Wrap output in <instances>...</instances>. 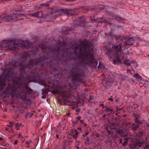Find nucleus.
Wrapping results in <instances>:
<instances>
[{
	"mask_svg": "<svg viewBox=\"0 0 149 149\" xmlns=\"http://www.w3.org/2000/svg\"><path fill=\"white\" fill-rule=\"evenodd\" d=\"M15 57L0 76V93L26 101L32 93L29 83L39 79L38 70L49 72V56H40L37 50Z\"/></svg>",
	"mask_w": 149,
	"mask_h": 149,
	"instance_id": "obj_1",
	"label": "nucleus"
},
{
	"mask_svg": "<svg viewBox=\"0 0 149 149\" xmlns=\"http://www.w3.org/2000/svg\"><path fill=\"white\" fill-rule=\"evenodd\" d=\"M35 43H32L27 40H23L21 39H17V38L14 39L9 40H3V44L0 43V48L3 47L4 45L7 46L9 49H12L20 50L24 48L32 49L34 46H33L34 43L36 46L38 45V42L36 41L37 39L38 38H35Z\"/></svg>",
	"mask_w": 149,
	"mask_h": 149,
	"instance_id": "obj_2",
	"label": "nucleus"
},
{
	"mask_svg": "<svg viewBox=\"0 0 149 149\" xmlns=\"http://www.w3.org/2000/svg\"><path fill=\"white\" fill-rule=\"evenodd\" d=\"M112 47V49L107 52V55L110 59L113 60L115 64L121 63V60L123 58V56L120 54L122 46L119 44V45H113Z\"/></svg>",
	"mask_w": 149,
	"mask_h": 149,
	"instance_id": "obj_3",
	"label": "nucleus"
},
{
	"mask_svg": "<svg viewBox=\"0 0 149 149\" xmlns=\"http://www.w3.org/2000/svg\"><path fill=\"white\" fill-rule=\"evenodd\" d=\"M14 13L11 14L3 13L0 15V23L2 22H8L13 20L15 21Z\"/></svg>",
	"mask_w": 149,
	"mask_h": 149,
	"instance_id": "obj_4",
	"label": "nucleus"
},
{
	"mask_svg": "<svg viewBox=\"0 0 149 149\" xmlns=\"http://www.w3.org/2000/svg\"><path fill=\"white\" fill-rule=\"evenodd\" d=\"M63 97L68 98L71 96L70 93L69 89H63L60 92Z\"/></svg>",
	"mask_w": 149,
	"mask_h": 149,
	"instance_id": "obj_5",
	"label": "nucleus"
},
{
	"mask_svg": "<svg viewBox=\"0 0 149 149\" xmlns=\"http://www.w3.org/2000/svg\"><path fill=\"white\" fill-rule=\"evenodd\" d=\"M117 132L120 137H124V139L125 141L128 142L129 139H130V137L127 136L124 131L121 130H118Z\"/></svg>",
	"mask_w": 149,
	"mask_h": 149,
	"instance_id": "obj_6",
	"label": "nucleus"
},
{
	"mask_svg": "<svg viewBox=\"0 0 149 149\" xmlns=\"http://www.w3.org/2000/svg\"><path fill=\"white\" fill-rule=\"evenodd\" d=\"M127 40L124 42V45L126 46L127 45H133L134 43V40L133 38H128Z\"/></svg>",
	"mask_w": 149,
	"mask_h": 149,
	"instance_id": "obj_7",
	"label": "nucleus"
},
{
	"mask_svg": "<svg viewBox=\"0 0 149 149\" xmlns=\"http://www.w3.org/2000/svg\"><path fill=\"white\" fill-rule=\"evenodd\" d=\"M139 124H136L135 123H133L131 125L132 130L133 131H135L137 130L139 127Z\"/></svg>",
	"mask_w": 149,
	"mask_h": 149,
	"instance_id": "obj_8",
	"label": "nucleus"
},
{
	"mask_svg": "<svg viewBox=\"0 0 149 149\" xmlns=\"http://www.w3.org/2000/svg\"><path fill=\"white\" fill-rule=\"evenodd\" d=\"M14 17H15V21H17L18 19L17 18L21 17L22 16L26 17V14L25 13H14Z\"/></svg>",
	"mask_w": 149,
	"mask_h": 149,
	"instance_id": "obj_9",
	"label": "nucleus"
},
{
	"mask_svg": "<svg viewBox=\"0 0 149 149\" xmlns=\"http://www.w3.org/2000/svg\"><path fill=\"white\" fill-rule=\"evenodd\" d=\"M34 17L37 18H41L42 17L43 13L42 11L37 12L34 13Z\"/></svg>",
	"mask_w": 149,
	"mask_h": 149,
	"instance_id": "obj_10",
	"label": "nucleus"
},
{
	"mask_svg": "<svg viewBox=\"0 0 149 149\" xmlns=\"http://www.w3.org/2000/svg\"><path fill=\"white\" fill-rule=\"evenodd\" d=\"M81 118V117L80 116L77 117L75 118V120L73 121L72 122L73 123V126H74L76 125Z\"/></svg>",
	"mask_w": 149,
	"mask_h": 149,
	"instance_id": "obj_11",
	"label": "nucleus"
},
{
	"mask_svg": "<svg viewBox=\"0 0 149 149\" xmlns=\"http://www.w3.org/2000/svg\"><path fill=\"white\" fill-rule=\"evenodd\" d=\"M59 12H61V13L59 14V15H61L62 14V13H66L67 14V15H68L69 14L68 13V12L70 11L69 10H68L67 9H65V10L62 9L61 10H60L59 11Z\"/></svg>",
	"mask_w": 149,
	"mask_h": 149,
	"instance_id": "obj_12",
	"label": "nucleus"
},
{
	"mask_svg": "<svg viewBox=\"0 0 149 149\" xmlns=\"http://www.w3.org/2000/svg\"><path fill=\"white\" fill-rule=\"evenodd\" d=\"M133 76L136 79H137L142 80V77L139 75V74L136 73V74L133 75Z\"/></svg>",
	"mask_w": 149,
	"mask_h": 149,
	"instance_id": "obj_13",
	"label": "nucleus"
},
{
	"mask_svg": "<svg viewBox=\"0 0 149 149\" xmlns=\"http://www.w3.org/2000/svg\"><path fill=\"white\" fill-rule=\"evenodd\" d=\"M49 90L48 88L47 89H42V95H45L47 94Z\"/></svg>",
	"mask_w": 149,
	"mask_h": 149,
	"instance_id": "obj_14",
	"label": "nucleus"
},
{
	"mask_svg": "<svg viewBox=\"0 0 149 149\" xmlns=\"http://www.w3.org/2000/svg\"><path fill=\"white\" fill-rule=\"evenodd\" d=\"M104 68V66L99 62V65L97 66V69L98 70H103Z\"/></svg>",
	"mask_w": 149,
	"mask_h": 149,
	"instance_id": "obj_15",
	"label": "nucleus"
},
{
	"mask_svg": "<svg viewBox=\"0 0 149 149\" xmlns=\"http://www.w3.org/2000/svg\"><path fill=\"white\" fill-rule=\"evenodd\" d=\"M104 111L106 112H109L110 113H111L113 111V110L109 107H106L104 109Z\"/></svg>",
	"mask_w": 149,
	"mask_h": 149,
	"instance_id": "obj_16",
	"label": "nucleus"
},
{
	"mask_svg": "<svg viewBox=\"0 0 149 149\" xmlns=\"http://www.w3.org/2000/svg\"><path fill=\"white\" fill-rule=\"evenodd\" d=\"M134 61H132L130 60H127L125 61V63L129 65L132 64L134 63Z\"/></svg>",
	"mask_w": 149,
	"mask_h": 149,
	"instance_id": "obj_17",
	"label": "nucleus"
},
{
	"mask_svg": "<svg viewBox=\"0 0 149 149\" xmlns=\"http://www.w3.org/2000/svg\"><path fill=\"white\" fill-rule=\"evenodd\" d=\"M119 79H121L123 81H124L126 78V76L123 74H120L119 75Z\"/></svg>",
	"mask_w": 149,
	"mask_h": 149,
	"instance_id": "obj_18",
	"label": "nucleus"
},
{
	"mask_svg": "<svg viewBox=\"0 0 149 149\" xmlns=\"http://www.w3.org/2000/svg\"><path fill=\"white\" fill-rule=\"evenodd\" d=\"M32 115H33V114L32 113H31L29 112L26 111V115L25 116V117L26 118H28V116H29V117L30 118H31L32 117Z\"/></svg>",
	"mask_w": 149,
	"mask_h": 149,
	"instance_id": "obj_19",
	"label": "nucleus"
},
{
	"mask_svg": "<svg viewBox=\"0 0 149 149\" xmlns=\"http://www.w3.org/2000/svg\"><path fill=\"white\" fill-rule=\"evenodd\" d=\"M134 120L136 124H140L142 123H141L140 121L139 120H138V118L136 116L135 117V118L134 119Z\"/></svg>",
	"mask_w": 149,
	"mask_h": 149,
	"instance_id": "obj_20",
	"label": "nucleus"
},
{
	"mask_svg": "<svg viewBox=\"0 0 149 149\" xmlns=\"http://www.w3.org/2000/svg\"><path fill=\"white\" fill-rule=\"evenodd\" d=\"M9 125H8V127H10L11 129V128H13V126L15 124V123L13 122H10L9 123Z\"/></svg>",
	"mask_w": 149,
	"mask_h": 149,
	"instance_id": "obj_21",
	"label": "nucleus"
},
{
	"mask_svg": "<svg viewBox=\"0 0 149 149\" xmlns=\"http://www.w3.org/2000/svg\"><path fill=\"white\" fill-rule=\"evenodd\" d=\"M75 135H73V138L74 139H76L78 136V132L76 129L74 130Z\"/></svg>",
	"mask_w": 149,
	"mask_h": 149,
	"instance_id": "obj_22",
	"label": "nucleus"
},
{
	"mask_svg": "<svg viewBox=\"0 0 149 149\" xmlns=\"http://www.w3.org/2000/svg\"><path fill=\"white\" fill-rule=\"evenodd\" d=\"M15 126L16 130H19L20 127L19 125V123H16L15 124Z\"/></svg>",
	"mask_w": 149,
	"mask_h": 149,
	"instance_id": "obj_23",
	"label": "nucleus"
},
{
	"mask_svg": "<svg viewBox=\"0 0 149 149\" xmlns=\"http://www.w3.org/2000/svg\"><path fill=\"white\" fill-rule=\"evenodd\" d=\"M66 28H64L63 29V30L62 31V33H63V35L64 34L65 35H66L68 33V31H66Z\"/></svg>",
	"mask_w": 149,
	"mask_h": 149,
	"instance_id": "obj_24",
	"label": "nucleus"
},
{
	"mask_svg": "<svg viewBox=\"0 0 149 149\" xmlns=\"http://www.w3.org/2000/svg\"><path fill=\"white\" fill-rule=\"evenodd\" d=\"M49 6V4H48L47 3L44 4H41L40 5V6L39 7V9L41 8H42V6H45L46 7H47Z\"/></svg>",
	"mask_w": 149,
	"mask_h": 149,
	"instance_id": "obj_25",
	"label": "nucleus"
},
{
	"mask_svg": "<svg viewBox=\"0 0 149 149\" xmlns=\"http://www.w3.org/2000/svg\"><path fill=\"white\" fill-rule=\"evenodd\" d=\"M143 149H149V145L147 144L144 146L143 148Z\"/></svg>",
	"mask_w": 149,
	"mask_h": 149,
	"instance_id": "obj_26",
	"label": "nucleus"
},
{
	"mask_svg": "<svg viewBox=\"0 0 149 149\" xmlns=\"http://www.w3.org/2000/svg\"><path fill=\"white\" fill-rule=\"evenodd\" d=\"M26 16L27 15H29L31 17H34V13L33 14H30L29 13L26 14Z\"/></svg>",
	"mask_w": 149,
	"mask_h": 149,
	"instance_id": "obj_27",
	"label": "nucleus"
},
{
	"mask_svg": "<svg viewBox=\"0 0 149 149\" xmlns=\"http://www.w3.org/2000/svg\"><path fill=\"white\" fill-rule=\"evenodd\" d=\"M70 134L73 137V135H75L74 130H72V131L70 133Z\"/></svg>",
	"mask_w": 149,
	"mask_h": 149,
	"instance_id": "obj_28",
	"label": "nucleus"
},
{
	"mask_svg": "<svg viewBox=\"0 0 149 149\" xmlns=\"http://www.w3.org/2000/svg\"><path fill=\"white\" fill-rule=\"evenodd\" d=\"M42 85L44 86L45 87H46V86H48L49 87H50L49 86H48V85H46L45 81H43L42 82Z\"/></svg>",
	"mask_w": 149,
	"mask_h": 149,
	"instance_id": "obj_29",
	"label": "nucleus"
},
{
	"mask_svg": "<svg viewBox=\"0 0 149 149\" xmlns=\"http://www.w3.org/2000/svg\"><path fill=\"white\" fill-rule=\"evenodd\" d=\"M128 142L127 141H125L124 142L122 143L123 146H125L127 143Z\"/></svg>",
	"mask_w": 149,
	"mask_h": 149,
	"instance_id": "obj_30",
	"label": "nucleus"
},
{
	"mask_svg": "<svg viewBox=\"0 0 149 149\" xmlns=\"http://www.w3.org/2000/svg\"><path fill=\"white\" fill-rule=\"evenodd\" d=\"M82 141V139H79L78 140H77V139L76 140V143H81Z\"/></svg>",
	"mask_w": 149,
	"mask_h": 149,
	"instance_id": "obj_31",
	"label": "nucleus"
},
{
	"mask_svg": "<svg viewBox=\"0 0 149 149\" xmlns=\"http://www.w3.org/2000/svg\"><path fill=\"white\" fill-rule=\"evenodd\" d=\"M24 111V110L23 109H21L19 110V112L22 113H23Z\"/></svg>",
	"mask_w": 149,
	"mask_h": 149,
	"instance_id": "obj_32",
	"label": "nucleus"
},
{
	"mask_svg": "<svg viewBox=\"0 0 149 149\" xmlns=\"http://www.w3.org/2000/svg\"><path fill=\"white\" fill-rule=\"evenodd\" d=\"M29 143H30L29 141H26V143H25V144L27 145V148H29Z\"/></svg>",
	"mask_w": 149,
	"mask_h": 149,
	"instance_id": "obj_33",
	"label": "nucleus"
},
{
	"mask_svg": "<svg viewBox=\"0 0 149 149\" xmlns=\"http://www.w3.org/2000/svg\"><path fill=\"white\" fill-rule=\"evenodd\" d=\"M84 137H85L84 136V135L82 134V136H81L79 138V139H82V141L84 140Z\"/></svg>",
	"mask_w": 149,
	"mask_h": 149,
	"instance_id": "obj_34",
	"label": "nucleus"
},
{
	"mask_svg": "<svg viewBox=\"0 0 149 149\" xmlns=\"http://www.w3.org/2000/svg\"><path fill=\"white\" fill-rule=\"evenodd\" d=\"M14 116L15 118H17L19 117V115L18 114H15L14 115Z\"/></svg>",
	"mask_w": 149,
	"mask_h": 149,
	"instance_id": "obj_35",
	"label": "nucleus"
},
{
	"mask_svg": "<svg viewBox=\"0 0 149 149\" xmlns=\"http://www.w3.org/2000/svg\"><path fill=\"white\" fill-rule=\"evenodd\" d=\"M11 130L10 132L13 134H15V132L13 130V128H11Z\"/></svg>",
	"mask_w": 149,
	"mask_h": 149,
	"instance_id": "obj_36",
	"label": "nucleus"
},
{
	"mask_svg": "<svg viewBox=\"0 0 149 149\" xmlns=\"http://www.w3.org/2000/svg\"><path fill=\"white\" fill-rule=\"evenodd\" d=\"M79 121V122L80 123H81V124H84V123L83 120H81L80 119Z\"/></svg>",
	"mask_w": 149,
	"mask_h": 149,
	"instance_id": "obj_37",
	"label": "nucleus"
},
{
	"mask_svg": "<svg viewBox=\"0 0 149 149\" xmlns=\"http://www.w3.org/2000/svg\"><path fill=\"white\" fill-rule=\"evenodd\" d=\"M18 141H19L18 140H15L14 141V144L16 145L17 144V142H18Z\"/></svg>",
	"mask_w": 149,
	"mask_h": 149,
	"instance_id": "obj_38",
	"label": "nucleus"
},
{
	"mask_svg": "<svg viewBox=\"0 0 149 149\" xmlns=\"http://www.w3.org/2000/svg\"><path fill=\"white\" fill-rule=\"evenodd\" d=\"M75 147L77 148V149H81V148L78 145H76L75 146Z\"/></svg>",
	"mask_w": 149,
	"mask_h": 149,
	"instance_id": "obj_39",
	"label": "nucleus"
},
{
	"mask_svg": "<svg viewBox=\"0 0 149 149\" xmlns=\"http://www.w3.org/2000/svg\"><path fill=\"white\" fill-rule=\"evenodd\" d=\"M142 144H143L142 143H139L138 144V145L139 146L141 147L142 146Z\"/></svg>",
	"mask_w": 149,
	"mask_h": 149,
	"instance_id": "obj_40",
	"label": "nucleus"
},
{
	"mask_svg": "<svg viewBox=\"0 0 149 149\" xmlns=\"http://www.w3.org/2000/svg\"><path fill=\"white\" fill-rule=\"evenodd\" d=\"M22 133H19V135H18V136L19 137H21L22 138L23 137L22 136Z\"/></svg>",
	"mask_w": 149,
	"mask_h": 149,
	"instance_id": "obj_41",
	"label": "nucleus"
},
{
	"mask_svg": "<svg viewBox=\"0 0 149 149\" xmlns=\"http://www.w3.org/2000/svg\"><path fill=\"white\" fill-rule=\"evenodd\" d=\"M88 132H86L85 134H83V135H84V137H85L86 136L88 135Z\"/></svg>",
	"mask_w": 149,
	"mask_h": 149,
	"instance_id": "obj_42",
	"label": "nucleus"
},
{
	"mask_svg": "<svg viewBox=\"0 0 149 149\" xmlns=\"http://www.w3.org/2000/svg\"><path fill=\"white\" fill-rule=\"evenodd\" d=\"M108 100L109 101H111V102L113 101V99L111 97H110L108 99Z\"/></svg>",
	"mask_w": 149,
	"mask_h": 149,
	"instance_id": "obj_43",
	"label": "nucleus"
},
{
	"mask_svg": "<svg viewBox=\"0 0 149 149\" xmlns=\"http://www.w3.org/2000/svg\"><path fill=\"white\" fill-rule=\"evenodd\" d=\"M3 140H4V139L3 138L0 137V141H2V142H3Z\"/></svg>",
	"mask_w": 149,
	"mask_h": 149,
	"instance_id": "obj_44",
	"label": "nucleus"
},
{
	"mask_svg": "<svg viewBox=\"0 0 149 149\" xmlns=\"http://www.w3.org/2000/svg\"><path fill=\"white\" fill-rule=\"evenodd\" d=\"M100 106L102 107L103 109H104L105 107L103 104H100Z\"/></svg>",
	"mask_w": 149,
	"mask_h": 149,
	"instance_id": "obj_45",
	"label": "nucleus"
},
{
	"mask_svg": "<svg viewBox=\"0 0 149 149\" xmlns=\"http://www.w3.org/2000/svg\"><path fill=\"white\" fill-rule=\"evenodd\" d=\"M119 141L120 143H122V139H120Z\"/></svg>",
	"mask_w": 149,
	"mask_h": 149,
	"instance_id": "obj_46",
	"label": "nucleus"
},
{
	"mask_svg": "<svg viewBox=\"0 0 149 149\" xmlns=\"http://www.w3.org/2000/svg\"><path fill=\"white\" fill-rule=\"evenodd\" d=\"M66 114L67 116H69L70 115V113L69 111H68L66 113Z\"/></svg>",
	"mask_w": 149,
	"mask_h": 149,
	"instance_id": "obj_47",
	"label": "nucleus"
},
{
	"mask_svg": "<svg viewBox=\"0 0 149 149\" xmlns=\"http://www.w3.org/2000/svg\"><path fill=\"white\" fill-rule=\"evenodd\" d=\"M127 73H130L131 74V70H129V69H128L127 70Z\"/></svg>",
	"mask_w": 149,
	"mask_h": 149,
	"instance_id": "obj_48",
	"label": "nucleus"
},
{
	"mask_svg": "<svg viewBox=\"0 0 149 149\" xmlns=\"http://www.w3.org/2000/svg\"><path fill=\"white\" fill-rule=\"evenodd\" d=\"M76 111L77 112H78L79 111H80V109H78V108H77L76 110Z\"/></svg>",
	"mask_w": 149,
	"mask_h": 149,
	"instance_id": "obj_49",
	"label": "nucleus"
},
{
	"mask_svg": "<svg viewBox=\"0 0 149 149\" xmlns=\"http://www.w3.org/2000/svg\"><path fill=\"white\" fill-rule=\"evenodd\" d=\"M19 126L20 127H23V126H22V124L21 123H19Z\"/></svg>",
	"mask_w": 149,
	"mask_h": 149,
	"instance_id": "obj_50",
	"label": "nucleus"
},
{
	"mask_svg": "<svg viewBox=\"0 0 149 149\" xmlns=\"http://www.w3.org/2000/svg\"><path fill=\"white\" fill-rule=\"evenodd\" d=\"M77 129L80 130H81V127H77Z\"/></svg>",
	"mask_w": 149,
	"mask_h": 149,
	"instance_id": "obj_51",
	"label": "nucleus"
},
{
	"mask_svg": "<svg viewBox=\"0 0 149 149\" xmlns=\"http://www.w3.org/2000/svg\"><path fill=\"white\" fill-rule=\"evenodd\" d=\"M91 111H88V114H91Z\"/></svg>",
	"mask_w": 149,
	"mask_h": 149,
	"instance_id": "obj_52",
	"label": "nucleus"
},
{
	"mask_svg": "<svg viewBox=\"0 0 149 149\" xmlns=\"http://www.w3.org/2000/svg\"><path fill=\"white\" fill-rule=\"evenodd\" d=\"M66 149V147H65V146H63L62 148V149Z\"/></svg>",
	"mask_w": 149,
	"mask_h": 149,
	"instance_id": "obj_53",
	"label": "nucleus"
},
{
	"mask_svg": "<svg viewBox=\"0 0 149 149\" xmlns=\"http://www.w3.org/2000/svg\"><path fill=\"white\" fill-rule=\"evenodd\" d=\"M85 46L86 47H89V46L87 44H86Z\"/></svg>",
	"mask_w": 149,
	"mask_h": 149,
	"instance_id": "obj_54",
	"label": "nucleus"
},
{
	"mask_svg": "<svg viewBox=\"0 0 149 149\" xmlns=\"http://www.w3.org/2000/svg\"><path fill=\"white\" fill-rule=\"evenodd\" d=\"M101 20L102 19H99V21L100 22H103V21H102Z\"/></svg>",
	"mask_w": 149,
	"mask_h": 149,
	"instance_id": "obj_55",
	"label": "nucleus"
},
{
	"mask_svg": "<svg viewBox=\"0 0 149 149\" xmlns=\"http://www.w3.org/2000/svg\"><path fill=\"white\" fill-rule=\"evenodd\" d=\"M56 138L57 139H58V137H59V135H58V134H57V135H56Z\"/></svg>",
	"mask_w": 149,
	"mask_h": 149,
	"instance_id": "obj_56",
	"label": "nucleus"
},
{
	"mask_svg": "<svg viewBox=\"0 0 149 149\" xmlns=\"http://www.w3.org/2000/svg\"><path fill=\"white\" fill-rule=\"evenodd\" d=\"M139 132L140 134L141 135H142L143 134V133L141 131H139Z\"/></svg>",
	"mask_w": 149,
	"mask_h": 149,
	"instance_id": "obj_57",
	"label": "nucleus"
},
{
	"mask_svg": "<svg viewBox=\"0 0 149 149\" xmlns=\"http://www.w3.org/2000/svg\"><path fill=\"white\" fill-rule=\"evenodd\" d=\"M116 102H117V103H118V102H119V101H118V99H116Z\"/></svg>",
	"mask_w": 149,
	"mask_h": 149,
	"instance_id": "obj_58",
	"label": "nucleus"
},
{
	"mask_svg": "<svg viewBox=\"0 0 149 149\" xmlns=\"http://www.w3.org/2000/svg\"><path fill=\"white\" fill-rule=\"evenodd\" d=\"M84 124V127H85L86 126V123H84V124Z\"/></svg>",
	"mask_w": 149,
	"mask_h": 149,
	"instance_id": "obj_59",
	"label": "nucleus"
},
{
	"mask_svg": "<svg viewBox=\"0 0 149 149\" xmlns=\"http://www.w3.org/2000/svg\"><path fill=\"white\" fill-rule=\"evenodd\" d=\"M116 38V40H118V39L119 38Z\"/></svg>",
	"mask_w": 149,
	"mask_h": 149,
	"instance_id": "obj_60",
	"label": "nucleus"
},
{
	"mask_svg": "<svg viewBox=\"0 0 149 149\" xmlns=\"http://www.w3.org/2000/svg\"><path fill=\"white\" fill-rule=\"evenodd\" d=\"M6 130L7 131H8V129L7 128H6Z\"/></svg>",
	"mask_w": 149,
	"mask_h": 149,
	"instance_id": "obj_61",
	"label": "nucleus"
},
{
	"mask_svg": "<svg viewBox=\"0 0 149 149\" xmlns=\"http://www.w3.org/2000/svg\"><path fill=\"white\" fill-rule=\"evenodd\" d=\"M91 98H90L89 99V101L90 102H91Z\"/></svg>",
	"mask_w": 149,
	"mask_h": 149,
	"instance_id": "obj_62",
	"label": "nucleus"
},
{
	"mask_svg": "<svg viewBox=\"0 0 149 149\" xmlns=\"http://www.w3.org/2000/svg\"><path fill=\"white\" fill-rule=\"evenodd\" d=\"M147 127H149V124H148L147 125Z\"/></svg>",
	"mask_w": 149,
	"mask_h": 149,
	"instance_id": "obj_63",
	"label": "nucleus"
},
{
	"mask_svg": "<svg viewBox=\"0 0 149 149\" xmlns=\"http://www.w3.org/2000/svg\"><path fill=\"white\" fill-rule=\"evenodd\" d=\"M25 17H26V19H29V18L27 17H26V16Z\"/></svg>",
	"mask_w": 149,
	"mask_h": 149,
	"instance_id": "obj_64",
	"label": "nucleus"
}]
</instances>
